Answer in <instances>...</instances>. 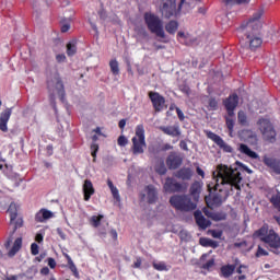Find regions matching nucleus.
I'll return each instance as SVG.
<instances>
[{"mask_svg":"<svg viewBox=\"0 0 280 280\" xmlns=\"http://www.w3.org/2000/svg\"><path fill=\"white\" fill-rule=\"evenodd\" d=\"M51 218H54V212L47 209H40L35 215L36 222H46V220H51Z\"/></svg>","mask_w":280,"mask_h":280,"instance_id":"6ab92c4d","label":"nucleus"},{"mask_svg":"<svg viewBox=\"0 0 280 280\" xmlns=\"http://www.w3.org/2000/svg\"><path fill=\"white\" fill-rule=\"evenodd\" d=\"M200 189H202V185L200 182H195L190 187V194L196 198V196L200 195Z\"/></svg>","mask_w":280,"mask_h":280,"instance_id":"7c9ffc66","label":"nucleus"},{"mask_svg":"<svg viewBox=\"0 0 280 280\" xmlns=\"http://www.w3.org/2000/svg\"><path fill=\"white\" fill-rule=\"evenodd\" d=\"M48 266H49V268H51V269L56 268V259H54V258H48Z\"/></svg>","mask_w":280,"mask_h":280,"instance_id":"13d9d810","label":"nucleus"},{"mask_svg":"<svg viewBox=\"0 0 280 280\" xmlns=\"http://www.w3.org/2000/svg\"><path fill=\"white\" fill-rule=\"evenodd\" d=\"M132 141V152L133 154H143L145 151V129L143 125H138L136 127V136L131 139Z\"/></svg>","mask_w":280,"mask_h":280,"instance_id":"6e6552de","label":"nucleus"},{"mask_svg":"<svg viewBox=\"0 0 280 280\" xmlns=\"http://www.w3.org/2000/svg\"><path fill=\"white\" fill-rule=\"evenodd\" d=\"M163 188L166 194H174L176 191H180L183 189V185H180V183L176 182L174 178L167 177Z\"/></svg>","mask_w":280,"mask_h":280,"instance_id":"ddd939ff","label":"nucleus"},{"mask_svg":"<svg viewBox=\"0 0 280 280\" xmlns=\"http://www.w3.org/2000/svg\"><path fill=\"white\" fill-rule=\"evenodd\" d=\"M215 264V261L213 260V259H211V260H209L205 266H203V268H207V269H209V268H213V265Z\"/></svg>","mask_w":280,"mask_h":280,"instance_id":"052dcab7","label":"nucleus"},{"mask_svg":"<svg viewBox=\"0 0 280 280\" xmlns=\"http://www.w3.org/2000/svg\"><path fill=\"white\" fill-rule=\"evenodd\" d=\"M83 200L89 202L91 200V196L95 194V188L93 187V182L91 179H85L83 183Z\"/></svg>","mask_w":280,"mask_h":280,"instance_id":"2eb2a0df","label":"nucleus"},{"mask_svg":"<svg viewBox=\"0 0 280 280\" xmlns=\"http://www.w3.org/2000/svg\"><path fill=\"white\" fill-rule=\"evenodd\" d=\"M185 0H180V3L177 5L176 0H162L159 5V12L164 19H172V16H178L180 8H183Z\"/></svg>","mask_w":280,"mask_h":280,"instance_id":"423d86ee","label":"nucleus"},{"mask_svg":"<svg viewBox=\"0 0 280 280\" xmlns=\"http://www.w3.org/2000/svg\"><path fill=\"white\" fill-rule=\"evenodd\" d=\"M166 165L168 170H177L183 165V159L176 153H171L166 160Z\"/></svg>","mask_w":280,"mask_h":280,"instance_id":"f3484780","label":"nucleus"},{"mask_svg":"<svg viewBox=\"0 0 280 280\" xmlns=\"http://www.w3.org/2000/svg\"><path fill=\"white\" fill-rule=\"evenodd\" d=\"M273 172H276V174H280V162H278V164H276Z\"/></svg>","mask_w":280,"mask_h":280,"instance_id":"774afa93","label":"nucleus"},{"mask_svg":"<svg viewBox=\"0 0 280 280\" xmlns=\"http://www.w3.org/2000/svg\"><path fill=\"white\" fill-rule=\"evenodd\" d=\"M61 25V32L65 34L71 30V20L70 19H63L60 22Z\"/></svg>","mask_w":280,"mask_h":280,"instance_id":"f704fd0d","label":"nucleus"},{"mask_svg":"<svg viewBox=\"0 0 280 280\" xmlns=\"http://www.w3.org/2000/svg\"><path fill=\"white\" fill-rule=\"evenodd\" d=\"M109 235H110V237H113L115 241H117V237H118L117 230H110Z\"/></svg>","mask_w":280,"mask_h":280,"instance_id":"680f3d73","label":"nucleus"},{"mask_svg":"<svg viewBox=\"0 0 280 280\" xmlns=\"http://www.w3.org/2000/svg\"><path fill=\"white\" fill-rule=\"evenodd\" d=\"M40 275H49V269L47 267H44L40 269Z\"/></svg>","mask_w":280,"mask_h":280,"instance_id":"338daca9","label":"nucleus"},{"mask_svg":"<svg viewBox=\"0 0 280 280\" xmlns=\"http://www.w3.org/2000/svg\"><path fill=\"white\" fill-rule=\"evenodd\" d=\"M179 237H180V240H183V242H189V240H191V234H189V232H187V230H182L179 232Z\"/></svg>","mask_w":280,"mask_h":280,"instance_id":"79ce46f5","label":"nucleus"},{"mask_svg":"<svg viewBox=\"0 0 280 280\" xmlns=\"http://www.w3.org/2000/svg\"><path fill=\"white\" fill-rule=\"evenodd\" d=\"M44 240V236L42 233H37L36 236H35V241L38 243V244H42Z\"/></svg>","mask_w":280,"mask_h":280,"instance_id":"bf43d9fd","label":"nucleus"},{"mask_svg":"<svg viewBox=\"0 0 280 280\" xmlns=\"http://www.w3.org/2000/svg\"><path fill=\"white\" fill-rule=\"evenodd\" d=\"M170 202L177 211H194L196 209V203L187 195H174Z\"/></svg>","mask_w":280,"mask_h":280,"instance_id":"0eeeda50","label":"nucleus"},{"mask_svg":"<svg viewBox=\"0 0 280 280\" xmlns=\"http://www.w3.org/2000/svg\"><path fill=\"white\" fill-rule=\"evenodd\" d=\"M264 163H265V165H267V167H270V170H275V167L279 163V161L275 160L273 158L265 156Z\"/></svg>","mask_w":280,"mask_h":280,"instance_id":"473e14b6","label":"nucleus"},{"mask_svg":"<svg viewBox=\"0 0 280 280\" xmlns=\"http://www.w3.org/2000/svg\"><path fill=\"white\" fill-rule=\"evenodd\" d=\"M250 0H225L226 5H242L244 3H249Z\"/></svg>","mask_w":280,"mask_h":280,"instance_id":"a19ab883","label":"nucleus"},{"mask_svg":"<svg viewBox=\"0 0 280 280\" xmlns=\"http://www.w3.org/2000/svg\"><path fill=\"white\" fill-rule=\"evenodd\" d=\"M5 170H12V166L8 165V164H0V171L1 172H5Z\"/></svg>","mask_w":280,"mask_h":280,"instance_id":"e2e57ef3","label":"nucleus"},{"mask_svg":"<svg viewBox=\"0 0 280 280\" xmlns=\"http://www.w3.org/2000/svg\"><path fill=\"white\" fill-rule=\"evenodd\" d=\"M149 97L156 113H161V110L165 108V97H163L161 94L158 92H150Z\"/></svg>","mask_w":280,"mask_h":280,"instance_id":"f8f14e48","label":"nucleus"},{"mask_svg":"<svg viewBox=\"0 0 280 280\" xmlns=\"http://www.w3.org/2000/svg\"><path fill=\"white\" fill-rule=\"evenodd\" d=\"M261 16H264V9L256 11L248 22H245L237 28V36L241 38V43H245V47L249 49H257L261 47V36L259 31L261 30Z\"/></svg>","mask_w":280,"mask_h":280,"instance_id":"f03ea898","label":"nucleus"},{"mask_svg":"<svg viewBox=\"0 0 280 280\" xmlns=\"http://www.w3.org/2000/svg\"><path fill=\"white\" fill-rule=\"evenodd\" d=\"M109 69L113 75H119V62L117 61V59H112L109 61Z\"/></svg>","mask_w":280,"mask_h":280,"instance_id":"2f4dec72","label":"nucleus"},{"mask_svg":"<svg viewBox=\"0 0 280 280\" xmlns=\"http://www.w3.org/2000/svg\"><path fill=\"white\" fill-rule=\"evenodd\" d=\"M175 110L177 113L178 119L180 121H185V114L183 113V110H180L178 107H175Z\"/></svg>","mask_w":280,"mask_h":280,"instance_id":"864d4df0","label":"nucleus"},{"mask_svg":"<svg viewBox=\"0 0 280 280\" xmlns=\"http://www.w3.org/2000/svg\"><path fill=\"white\" fill-rule=\"evenodd\" d=\"M210 243H211V238H200L199 240V244L201 245V246H205V247H209L210 246Z\"/></svg>","mask_w":280,"mask_h":280,"instance_id":"603ef678","label":"nucleus"},{"mask_svg":"<svg viewBox=\"0 0 280 280\" xmlns=\"http://www.w3.org/2000/svg\"><path fill=\"white\" fill-rule=\"evenodd\" d=\"M100 150V145L97 143H92L91 144V154L93 156V159H95L97 156V151Z\"/></svg>","mask_w":280,"mask_h":280,"instance_id":"49530a36","label":"nucleus"},{"mask_svg":"<svg viewBox=\"0 0 280 280\" xmlns=\"http://www.w3.org/2000/svg\"><path fill=\"white\" fill-rule=\"evenodd\" d=\"M237 120L241 126H248V116L246 115V112L240 110L237 114Z\"/></svg>","mask_w":280,"mask_h":280,"instance_id":"c756f323","label":"nucleus"},{"mask_svg":"<svg viewBox=\"0 0 280 280\" xmlns=\"http://www.w3.org/2000/svg\"><path fill=\"white\" fill-rule=\"evenodd\" d=\"M238 150L242 154L249 156V159H259V155L246 144H240Z\"/></svg>","mask_w":280,"mask_h":280,"instance_id":"5701e85b","label":"nucleus"},{"mask_svg":"<svg viewBox=\"0 0 280 280\" xmlns=\"http://www.w3.org/2000/svg\"><path fill=\"white\" fill-rule=\"evenodd\" d=\"M11 224H13L14 231H15L16 229H21V226H23V219H16V220H14V222L11 223Z\"/></svg>","mask_w":280,"mask_h":280,"instance_id":"3c124183","label":"nucleus"},{"mask_svg":"<svg viewBox=\"0 0 280 280\" xmlns=\"http://www.w3.org/2000/svg\"><path fill=\"white\" fill-rule=\"evenodd\" d=\"M242 137H245L246 142L252 143V145H255V143H257V135L252 130H243Z\"/></svg>","mask_w":280,"mask_h":280,"instance_id":"393cba45","label":"nucleus"},{"mask_svg":"<svg viewBox=\"0 0 280 280\" xmlns=\"http://www.w3.org/2000/svg\"><path fill=\"white\" fill-rule=\"evenodd\" d=\"M256 257H268V252L266 249L261 248V246H258Z\"/></svg>","mask_w":280,"mask_h":280,"instance_id":"09e8293b","label":"nucleus"},{"mask_svg":"<svg viewBox=\"0 0 280 280\" xmlns=\"http://www.w3.org/2000/svg\"><path fill=\"white\" fill-rule=\"evenodd\" d=\"M57 234L59 235V237H61V240H67V235L65 234V232H62V229L58 228Z\"/></svg>","mask_w":280,"mask_h":280,"instance_id":"4d7b16f0","label":"nucleus"},{"mask_svg":"<svg viewBox=\"0 0 280 280\" xmlns=\"http://www.w3.org/2000/svg\"><path fill=\"white\" fill-rule=\"evenodd\" d=\"M208 139H211V141L217 143V145H219V148H221V150H223L224 152H233V148H231V145L224 142V140L214 132L209 131Z\"/></svg>","mask_w":280,"mask_h":280,"instance_id":"4468645a","label":"nucleus"},{"mask_svg":"<svg viewBox=\"0 0 280 280\" xmlns=\"http://www.w3.org/2000/svg\"><path fill=\"white\" fill-rule=\"evenodd\" d=\"M209 233L214 237V240H221L223 235L221 230H210Z\"/></svg>","mask_w":280,"mask_h":280,"instance_id":"37998d69","label":"nucleus"},{"mask_svg":"<svg viewBox=\"0 0 280 280\" xmlns=\"http://www.w3.org/2000/svg\"><path fill=\"white\" fill-rule=\"evenodd\" d=\"M235 272V265H225L221 267V277L229 279Z\"/></svg>","mask_w":280,"mask_h":280,"instance_id":"a878e982","label":"nucleus"},{"mask_svg":"<svg viewBox=\"0 0 280 280\" xmlns=\"http://www.w3.org/2000/svg\"><path fill=\"white\" fill-rule=\"evenodd\" d=\"M56 60L57 62H65V60H67V56H65V54L57 55Z\"/></svg>","mask_w":280,"mask_h":280,"instance_id":"5fc2aeb1","label":"nucleus"},{"mask_svg":"<svg viewBox=\"0 0 280 280\" xmlns=\"http://www.w3.org/2000/svg\"><path fill=\"white\" fill-rule=\"evenodd\" d=\"M75 51H78L75 42H71V43L67 44V55L68 56H75Z\"/></svg>","mask_w":280,"mask_h":280,"instance_id":"e433bc0d","label":"nucleus"},{"mask_svg":"<svg viewBox=\"0 0 280 280\" xmlns=\"http://www.w3.org/2000/svg\"><path fill=\"white\" fill-rule=\"evenodd\" d=\"M144 23L151 34H155L158 38H165V30L163 28V20L159 15L147 12L144 13Z\"/></svg>","mask_w":280,"mask_h":280,"instance_id":"20e7f679","label":"nucleus"},{"mask_svg":"<svg viewBox=\"0 0 280 280\" xmlns=\"http://www.w3.org/2000/svg\"><path fill=\"white\" fill-rule=\"evenodd\" d=\"M67 259H68V264L70 266L71 272H73L74 277H77L78 279L80 277V273L78 272V267H75V264H73V260L69 255H67Z\"/></svg>","mask_w":280,"mask_h":280,"instance_id":"4c0bfd02","label":"nucleus"},{"mask_svg":"<svg viewBox=\"0 0 280 280\" xmlns=\"http://www.w3.org/2000/svg\"><path fill=\"white\" fill-rule=\"evenodd\" d=\"M107 187H109L114 200H116V202H121V196L119 195V189H117V186L113 184V180L107 179Z\"/></svg>","mask_w":280,"mask_h":280,"instance_id":"b1692460","label":"nucleus"},{"mask_svg":"<svg viewBox=\"0 0 280 280\" xmlns=\"http://www.w3.org/2000/svg\"><path fill=\"white\" fill-rule=\"evenodd\" d=\"M212 183L208 184V189H214L220 191V198H229V194L234 189H242V173L237 168L229 167L224 164L217 166V170L212 173Z\"/></svg>","mask_w":280,"mask_h":280,"instance_id":"f257e3e1","label":"nucleus"},{"mask_svg":"<svg viewBox=\"0 0 280 280\" xmlns=\"http://www.w3.org/2000/svg\"><path fill=\"white\" fill-rule=\"evenodd\" d=\"M176 178H180L182 180H191V177L194 176V171L191 168H180L176 174Z\"/></svg>","mask_w":280,"mask_h":280,"instance_id":"412c9836","label":"nucleus"},{"mask_svg":"<svg viewBox=\"0 0 280 280\" xmlns=\"http://www.w3.org/2000/svg\"><path fill=\"white\" fill-rule=\"evenodd\" d=\"M226 127L230 131V135H233V128H235V120H233V118H226Z\"/></svg>","mask_w":280,"mask_h":280,"instance_id":"c03bdc74","label":"nucleus"},{"mask_svg":"<svg viewBox=\"0 0 280 280\" xmlns=\"http://www.w3.org/2000/svg\"><path fill=\"white\" fill-rule=\"evenodd\" d=\"M270 201L273 205V207H276V209L280 211V192L273 195Z\"/></svg>","mask_w":280,"mask_h":280,"instance_id":"ea45409f","label":"nucleus"},{"mask_svg":"<svg viewBox=\"0 0 280 280\" xmlns=\"http://www.w3.org/2000/svg\"><path fill=\"white\" fill-rule=\"evenodd\" d=\"M257 125L259 126V130L266 139V141H270L271 143L275 142V137H277V131H275V127H272V124L268 118H260L257 121Z\"/></svg>","mask_w":280,"mask_h":280,"instance_id":"1a4fd4ad","label":"nucleus"},{"mask_svg":"<svg viewBox=\"0 0 280 280\" xmlns=\"http://www.w3.org/2000/svg\"><path fill=\"white\" fill-rule=\"evenodd\" d=\"M208 108L209 110H218V101H215V98H210Z\"/></svg>","mask_w":280,"mask_h":280,"instance_id":"a18cd8bd","label":"nucleus"},{"mask_svg":"<svg viewBox=\"0 0 280 280\" xmlns=\"http://www.w3.org/2000/svg\"><path fill=\"white\" fill-rule=\"evenodd\" d=\"M254 237H259L261 242L268 245L269 248H280V236L275 230H268V225H264L254 233Z\"/></svg>","mask_w":280,"mask_h":280,"instance_id":"7ed1b4c3","label":"nucleus"},{"mask_svg":"<svg viewBox=\"0 0 280 280\" xmlns=\"http://www.w3.org/2000/svg\"><path fill=\"white\" fill-rule=\"evenodd\" d=\"M31 253H32V255H38V253H39L38 244L32 243V245H31Z\"/></svg>","mask_w":280,"mask_h":280,"instance_id":"8fccbe9b","label":"nucleus"},{"mask_svg":"<svg viewBox=\"0 0 280 280\" xmlns=\"http://www.w3.org/2000/svg\"><path fill=\"white\" fill-rule=\"evenodd\" d=\"M21 246H23V238L19 237L14 241V244L11 250L9 252V257H14V255H16L19 250H21Z\"/></svg>","mask_w":280,"mask_h":280,"instance_id":"cd10ccee","label":"nucleus"},{"mask_svg":"<svg viewBox=\"0 0 280 280\" xmlns=\"http://www.w3.org/2000/svg\"><path fill=\"white\" fill-rule=\"evenodd\" d=\"M160 130H162L164 135H168V137H180V129L178 126L160 127Z\"/></svg>","mask_w":280,"mask_h":280,"instance_id":"4be33fe9","label":"nucleus"},{"mask_svg":"<svg viewBox=\"0 0 280 280\" xmlns=\"http://www.w3.org/2000/svg\"><path fill=\"white\" fill-rule=\"evenodd\" d=\"M118 126L121 130H124L126 128V119H121L119 122H118Z\"/></svg>","mask_w":280,"mask_h":280,"instance_id":"0e129e2a","label":"nucleus"},{"mask_svg":"<svg viewBox=\"0 0 280 280\" xmlns=\"http://www.w3.org/2000/svg\"><path fill=\"white\" fill-rule=\"evenodd\" d=\"M47 89L51 95V100H54V94L57 93L61 102H65V84L60 79V74L54 72L47 77Z\"/></svg>","mask_w":280,"mask_h":280,"instance_id":"39448f33","label":"nucleus"},{"mask_svg":"<svg viewBox=\"0 0 280 280\" xmlns=\"http://www.w3.org/2000/svg\"><path fill=\"white\" fill-rule=\"evenodd\" d=\"M141 264H142L141 257H137L136 261L133 262V268H141Z\"/></svg>","mask_w":280,"mask_h":280,"instance_id":"6e6d98bb","label":"nucleus"},{"mask_svg":"<svg viewBox=\"0 0 280 280\" xmlns=\"http://www.w3.org/2000/svg\"><path fill=\"white\" fill-rule=\"evenodd\" d=\"M205 215L210 218L214 222H222V220H226V213L224 212H213L211 210H203Z\"/></svg>","mask_w":280,"mask_h":280,"instance_id":"aec40b11","label":"nucleus"},{"mask_svg":"<svg viewBox=\"0 0 280 280\" xmlns=\"http://www.w3.org/2000/svg\"><path fill=\"white\" fill-rule=\"evenodd\" d=\"M102 220H104V215L100 214V215H93L90 219V222L92 224V226H94V229H97V226H100V222H102Z\"/></svg>","mask_w":280,"mask_h":280,"instance_id":"c9c22d12","label":"nucleus"},{"mask_svg":"<svg viewBox=\"0 0 280 280\" xmlns=\"http://www.w3.org/2000/svg\"><path fill=\"white\" fill-rule=\"evenodd\" d=\"M165 31L167 32V34H176V32H178V22L172 20L166 23Z\"/></svg>","mask_w":280,"mask_h":280,"instance_id":"c85d7f7f","label":"nucleus"},{"mask_svg":"<svg viewBox=\"0 0 280 280\" xmlns=\"http://www.w3.org/2000/svg\"><path fill=\"white\" fill-rule=\"evenodd\" d=\"M8 213L10 215V223L14 224V220H16L19 215V209L16 207V203L12 202L9 206Z\"/></svg>","mask_w":280,"mask_h":280,"instance_id":"bb28decb","label":"nucleus"},{"mask_svg":"<svg viewBox=\"0 0 280 280\" xmlns=\"http://www.w3.org/2000/svg\"><path fill=\"white\" fill-rule=\"evenodd\" d=\"M197 174L199 176H201V178H205V171H202V168H200V166L197 167Z\"/></svg>","mask_w":280,"mask_h":280,"instance_id":"69168bd1","label":"nucleus"},{"mask_svg":"<svg viewBox=\"0 0 280 280\" xmlns=\"http://www.w3.org/2000/svg\"><path fill=\"white\" fill-rule=\"evenodd\" d=\"M237 104H240V96H237V94H232L223 101V105L228 110L229 117H235V109L237 108Z\"/></svg>","mask_w":280,"mask_h":280,"instance_id":"9d476101","label":"nucleus"},{"mask_svg":"<svg viewBox=\"0 0 280 280\" xmlns=\"http://www.w3.org/2000/svg\"><path fill=\"white\" fill-rule=\"evenodd\" d=\"M118 145H120L121 148H125V145H128V138H126V136H120L118 138Z\"/></svg>","mask_w":280,"mask_h":280,"instance_id":"de8ad7c7","label":"nucleus"},{"mask_svg":"<svg viewBox=\"0 0 280 280\" xmlns=\"http://www.w3.org/2000/svg\"><path fill=\"white\" fill-rule=\"evenodd\" d=\"M12 117V108H7L0 114V130L2 132H8V122Z\"/></svg>","mask_w":280,"mask_h":280,"instance_id":"dca6fc26","label":"nucleus"},{"mask_svg":"<svg viewBox=\"0 0 280 280\" xmlns=\"http://www.w3.org/2000/svg\"><path fill=\"white\" fill-rule=\"evenodd\" d=\"M155 172L158 174H161V176L167 174V168L165 167V163L161 161L156 166H155Z\"/></svg>","mask_w":280,"mask_h":280,"instance_id":"58836bf2","label":"nucleus"},{"mask_svg":"<svg viewBox=\"0 0 280 280\" xmlns=\"http://www.w3.org/2000/svg\"><path fill=\"white\" fill-rule=\"evenodd\" d=\"M195 215V220H196V223L197 225L199 226V229H209V226H211V221L207 220L205 218V215H202V212L201 211H195L194 213Z\"/></svg>","mask_w":280,"mask_h":280,"instance_id":"a211bd4d","label":"nucleus"},{"mask_svg":"<svg viewBox=\"0 0 280 280\" xmlns=\"http://www.w3.org/2000/svg\"><path fill=\"white\" fill-rule=\"evenodd\" d=\"M153 268H154V270H158L159 272H163V271L167 272V270H168L167 265H165L164 261H159V262L153 261Z\"/></svg>","mask_w":280,"mask_h":280,"instance_id":"72a5a7b5","label":"nucleus"},{"mask_svg":"<svg viewBox=\"0 0 280 280\" xmlns=\"http://www.w3.org/2000/svg\"><path fill=\"white\" fill-rule=\"evenodd\" d=\"M141 200L149 202L150 205L156 202L159 200V192H156V188L154 186H147L141 192Z\"/></svg>","mask_w":280,"mask_h":280,"instance_id":"9b49d317","label":"nucleus"}]
</instances>
